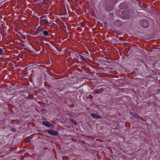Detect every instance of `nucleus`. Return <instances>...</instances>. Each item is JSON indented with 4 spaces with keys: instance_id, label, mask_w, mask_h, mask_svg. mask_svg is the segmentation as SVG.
<instances>
[{
    "instance_id": "1",
    "label": "nucleus",
    "mask_w": 160,
    "mask_h": 160,
    "mask_svg": "<svg viewBox=\"0 0 160 160\" xmlns=\"http://www.w3.org/2000/svg\"><path fill=\"white\" fill-rule=\"evenodd\" d=\"M141 26L144 28H146L148 27V22L145 20H142L140 22Z\"/></svg>"
},
{
    "instance_id": "7",
    "label": "nucleus",
    "mask_w": 160,
    "mask_h": 160,
    "mask_svg": "<svg viewBox=\"0 0 160 160\" xmlns=\"http://www.w3.org/2000/svg\"><path fill=\"white\" fill-rule=\"evenodd\" d=\"M42 21L45 24L49 23L45 18L42 19Z\"/></svg>"
},
{
    "instance_id": "16",
    "label": "nucleus",
    "mask_w": 160,
    "mask_h": 160,
    "mask_svg": "<svg viewBox=\"0 0 160 160\" xmlns=\"http://www.w3.org/2000/svg\"><path fill=\"white\" fill-rule=\"evenodd\" d=\"M119 22V21H117V22Z\"/></svg>"
},
{
    "instance_id": "14",
    "label": "nucleus",
    "mask_w": 160,
    "mask_h": 160,
    "mask_svg": "<svg viewBox=\"0 0 160 160\" xmlns=\"http://www.w3.org/2000/svg\"><path fill=\"white\" fill-rule=\"evenodd\" d=\"M80 58L81 59H82V60H84V58L83 56H82L81 55H80Z\"/></svg>"
},
{
    "instance_id": "2",
    "label": "nucleus",
    "mask_w": 160,
    "mask_h": 160,
    "mask_svg": "<svg viewBox=\"0 0 160 160\" xmlns=\"http://www.w3.org/2000/svg\"><path fill=\"white\" fill-rule=\"evenodd\" d=\"M91 116L93 118L95 119H101L102 118L99 115L96 114L94 113H92Z\"/></svg>"
},
{
    "instance_id": "5",
    "label": "nucleus",
    "mask_w": 160,
    "mask_h": 160,
    "mask_svg": "<svg viewBox=\"0 0 160 160\" xmlns=\"http://www.w3.org/2000/svg\"><path fill=\"white\" fill-rule=\"evenodd\" d=\"M48 132L51 135H54L55 136L57 135L58 133L55 131H53L52 130H48Z\"/></svg>"
},
{
    "instance_id": "6",
    "label": "nucleus",
    "mask_w": 160,
    "mask_h": 160,
    "mask_svg": "<svg viewBox=\"0 0 160 160\" xmlns=\"http://www.w3.org/2000/svg\"><path fill=\"white\" fill-rule=\"evenodd\" d=\"M42 124L44 125L45 126L48 127H50L51 126V124H50V123L48 121H45V122L43 121L42 122Z\"/></svg>"
},
{
    "instance_id": "4",
    "label": "nucleus",
    "mask_w": 160,
    "mask_h": 160,
    "mask_svg": "<svg viewBox=\"0 0 160 160\" xmlns=\"http://www.w3.org/2000/svg\"><path fill=\"white\" fill-rule=\"evenodd\" d=\"M128 12L126 10H123L122 11V13L124 15V16H123L124 19H127L129 18V17L128 16Z\"/></svg>"
},
{
    "instance_id": "10",
    "label": "nucleus",
    "mask_w": 160,
    "mask_h": 160,
    "mask_svg": "<svg viewBox=\"0 0 160 160\" xmlns=\"http://www.w3.org/2000/svg\"><path fill=\"white\" fill-rule=\"evenodd\" d=\"M71 120L72 122L73 123L75 126H76L77 125V123L75 121L73 120Z\"/></svg>"
},
{
    "instance_id": "9",
    "label": "nucleus",
    "mask_w": 160,
    "mask_h": 160,
    "mask_svg": "<svg viewBox=\"0 0 160 160\" xmlns=\"http://www.w3.org/2000/svg\"><path fill=\"white\" fill-rule=\"evenodd\" d=\"M40 32H41V31L39 29H37L35 32V33L36 34H37L38 33H39Z\"/></svg>"
},
{
    "instance_id": "3",
    "label": "nucleus",
    "mask_w": 160,
    "mask_h": 160,
    "mask_svg": "<svg viewBox=\"0 0 160 160\" xmlns=\"http://www.w3.org/2000/svg\"><path fill=\"white\" fill-rule=\"evenodd\" d=\"M104 90V89L103 88H101L98 89H97L95 90L93 93L94 94H99L102 92Z\"/></svg>"
},
{
    "instance_id": "8",
    "label": "nucleus",
    "mask_w": 160,
    "mask_h": 160,
    "mask_svg": "<svg viewBox=\"0 0 160 160\" xmlns=\"http://www.w3.org/2000/svg\"><path fill=\"white\" fill-rule=\"evenodd\" d=\"M43 33L45 36L48 35V32L47 31H44Z\"/></svg>"
},
{
    "instance_id": "11",
    "label": "nucleus",
    "mask_w": 160,
    "mask_h": 160,
    "mask_svg": "<svg viewBox=\"0 0 160 160\" xmlns=\"http://www.w3.org/2000/svg\"><path fill=\"white\" fill-rule=\"evenodd\" d=\"M2 52H3V50H2V49L1 48H0V55H3Z\"/></svg>"
},
{
    "instance_id": "15",
    "label": "nucleus",
    "mask_w": 160,
    "mask_h": 160,
    "mask_svg": "<svg viewBox=\"0 0 160 160\" xmlns=\"http://www.w3.org/2000/svg\"><path fill=\"white\" fill-rule=\"evenodd\" d=\"M30 142V140H28L27 141V142Z\"/></svg>"
},
{
    "instance_id": "13",
    "label": "nucleus",
    "mask_w": 160,
    "mask_h": 160,
    "mask_svg": "<svg viewBox=\"0 0 160 160\" xmlns=\"http://www.w3.org/2000/svg\"><path fill=\"white\" fill-rule=\"evenodd\" d=\"M157 93H160V89H158V91H157Z\"/></svg>"
},
{
    "instance_id": "12",
    "label": "nucleus",
    "mask_w": 160,
    "mask_h": 160,
    "mask_svg": "<svg viewBox=\"0 0 160 160\" xmlns=\"http://www.w3.org/2000/svg\"><path fill=\"white\" fill-rule=\"evenodd\" d=\"M11 130L12 131H13V132H15L16 130V129L14 128H12V129H11Z\"/></svg>"
}]
</instances>
